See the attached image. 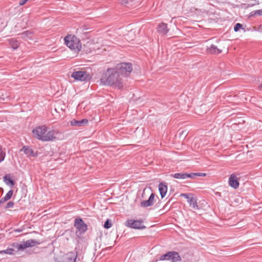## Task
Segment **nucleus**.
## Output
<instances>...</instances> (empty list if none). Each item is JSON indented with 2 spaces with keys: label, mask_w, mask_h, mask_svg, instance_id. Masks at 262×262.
<instances>
[{
  "label": "nucleus",
  "mask_w": 262,
  "mask_h": 262,
  "mask_svg": "<svg viewBox=\"0 0 262 262\" xmlns=\"http://www.w3.org/2000/svg\"><path fill=\"white\" fill-rule=\"evenodd\" d=\"M114 68L122 78L128 76L133 71V65L130 62H121Z\"/></svg>",
  "instance_id": "5"
},
{
  "label": "nucleus",
  "mask_w": 262,
  "mask_h": 262,
  "mask_svg": "<svg viewBox=\"0 0 262 262\" xmlns=\"http://www.w3.org/2000/svg\"><path fill=\"white\" fill-rule=\"evenodd\" d=\"M74 226L76 229V236L80 239L82 238V235L88 230V225L82 218L77 217L74 220Z\"/></svg>",
  "instance_id": "4"
},
{
  "label": "nucleus",
  "mask_w": 262,
  "mask_h": 262,
  "mask_svg": "<svg viewBox=\"0 0 262 262\" xmlns=\"http://www.w3.org/2000/svg\"><path fill=\"white\" fill-rule=\"evenodd\" d=\"M233 30L234 32H238L240 30H244V26L240 23H236L234 26Z\"/></svg>",
  "instance_id": "26"
},
{
  "label": "nucleus",
  "mask_w": 262,
  "mask_h": 262,
  "mask_svg": "<svg viewBox=\"0 0 262 262\" xmlns=\"http://www.w3.org/2000/svg\"><path fill=\"white\" fill-rule=\"evenodd\" d=\"M4 181L7 185H10L11 186H13L15 184L14 181L7 175H6L4 177Z\"/></svg>",
  "instance_id": "22"
},
{
  "label": "nucleus",
  "mask_w": 262,
  "mask_h": 262,
  "mask_svg": "<svg viewBox=\"0 0 262 262\" xmlns=\"http://www.w3.org/2000/svg\"><path fill=\"white\" fill-rule=\"evenodd\" d=\"M100 81L101 84L103 85L110 86L118 90L123 88L122 78L114 68H108L106 71L102 74Z\"/></svg>",
  "instance_id": "1"
},
{
  "label": "nucleus",
  "mask_w": 262,
  "mask_h": 262,
  "mask_svg": "<svg viewBox=\"0 0 262 262\" xmlns=\"http://www.w3.org/2000/svg\"><path fill=\"white\" fill-rule=\"evenodd\" d=\"M157 32L163 35H167L169 32L167 24L164 23L159 24L157 28Z\"/></svg>",
  "instance_id": "13"
},
{
  "label": "nucleus",
  "mask_w": 262,
  "mask_h": 262,
  "mask_svg": "<svg viewBox=\"0 0 262 262\" xmlns=\"http://www.w3.org/2000/svg\"><path fill=\"white\" fill-rule=\"evenodd\" d=\"M10 44L13 49H16L19 47L18 42L14 39H12L10 40Z\"/></svg>",
  "instance_id": "24"
},
{
  "label": "nucleus",
  "mask_w": 262,
  "mask_h": 262,
  "mask_svg": "<svg viewBox=\"0 0 262 262\" xmlns=\"http://www.w3.org/2000/svg\"><path fill=\"white\" fill-rule=\"evenodd\" d=\"M155 195L154 193H151L148 200L143 201L140 203L141 207L147 208L151 206L154 202Z\"/></svg>",
  "instance_id": "11"
},
{
  "label": "nucleus",
  "mask_w": 262,
  "mask_h": 262,
  "mask_svg": "<svg viewBox=\"0 0 262 262\" xmlns=\"http://www.w3.org/2000/svg\"><path fill=\"white\" fill-rule=\"evenodd\" d=\"M5 156H6L5 152H4L1 150L0 151V163L4 160Z\"/></svg>",
  "instance_id": "31"
},
{
  "label": "nucleus",
  "mask_w": 262,
  "mask_h": 262,
  "mask_svg": "<svg viewBox=\"0 0 262 262\" xmlns=\"http://www.w3.org/2000/svg\"><path fill=\"white\" fill-rule=\"evenodd\" d=\"M54 133L46 125L39 126L32 130L33 136L43 141H52L55 139Z\"/></svg>",
  "instance_id": "2"
},
{
  "label": "nucleus",
  "mask_w": 262,
  "mask_h": 262,
  "mask_svg": "<svg viewBox=\"0 0 262 262\" xmlns=\"http://www.w3.org/2000/svg\"><path fill=\"white\" fill-rule=\"evenodd\" d=\"M77 256L78 253L77 251L67 253V262H76Z\"/></svg>",
  "instance_id": "17"
},
{
  "label": "nucleus",
  "mask_w": 262,
  "mask_h": 262,
  "mask_svg": "<svg viewBox=\"0 0 262 262\" xmlns=\"http://www.w3.org/2000/svg\"><path fill=\"white\" fill-rule=\"evenodd\" d=\"M13 206H14V203L12 201H10L7 204V205L5 207V209L12 208L13 207Z\"/></svg>",
  "instance_id": "32"
},
{
  "label": "nucleus",
  "mask_w": 262,
  "mask_h": 262,
  "mask_svg": "<svg viewBox=\"0 0 262 262\" xmlns=\"http://www.w3.org/2000/svg\"><path fill=\"white\" fill-rule=\"evenodd\" d=\"M66 45L71 51L78 53L81 49V43L80 39L75 35H67Z\"/></svg>",
  "instance_id": "3"
},
{
  "label": "nucleus",
  "mask_w": 262,
  "mask_h": 262,
  "mask_svg": "<svg viewBox=\"0 0 262 262\" xmlns=\"http://www.w3.org/2000/svg\"><path fill=\"white\" fill-rule=\"evenodd\" d=\"M206 176V173H203V172L186 173V179H195L196 177H205Z\"/></svg>",
  "instance_id": "19"
},
{
  "label": "nucleus",
  "mask_w": 262,
  "mask_h": 262,
  "mask_svg": "<svg viewBox=\"0 0 262 262\" xmlns=\"http://www.w3.org/2000/svg\"><path fill=\"white\" fill-rule=\"evenodd\" d=\"M125 225L128 228L136 230H143L146 228L142 220L127 219L125 222Z\"/></svg>",
  "instance_id": "7"
},
{
  "label": "nucleus",
  "mask_w": 262,
  "mask_h": 262,
  "mask_svg": "<svg viewBox=\"0 0 262 262\" xmlns=\"http://www.w3.org/2000/svg\"><path fill=\"white\" fill-rule=\"evenodd\" d=\"M183 133H184L183 131H181V132H180L179 133L180 136H181Z\"/></svg>",
  "instance_id": "40"
},
{
  "label": "nucleus",
  "mask_w": 262,
  "mask_h": 262,
  "mask_svg": "<svg viewBox=\"0 0 262 262\" xmlns=\"http://www.w3.org/2000/svg\"><path fill=\"white\" fill-rule=\"evenodd\" d=\"M14 250L13 248H8L5 250L0 251V254H7L12 255L14 254Z\"/></svg>",
  "instance_id": "28"
},
{
  "label": "nucleus",
  "mask_w": 262,
  "mask_h": 262,
  "mask_svg": "<svg viewBox=\"0 0 262 262\" xmlns=\"http://www.w3.org/2000/svg\"><path fill=\"white\" fill-rule=\"evenodd\" d=\"M187 202L189 203V206L194 209L198 210L199 209V206L197 203L196 198L195 197H194L193 195L190 196V198L188 199Z\"/></svg>",
  "instance_id": "18"
},
{
  "label": "nucleus",
  "mask_w": 262,
  "mask_h": 262,
  "mask_svg": "<svg viewBox=\"0 0 262 262\" xmlns=\"http://www.w3.org/2000/svg\"><path fill=\"white\" fill-rule=\"evenodd\" d=\"M127 0H122V4H127Z\"/></svg>",
  "instance_id": "37"
},
{
  "label": "nucleus",
  "mask_w": 262,
  "mask_h": 262,
  "mask_svg": "<svg viewBox=\"0 0 262 262\" xmlns=\"http://www.w3.org/2000/svg\"><path fill=\"white\" fill-rule=\"evenodd\" d=\"M23 37H27L29 38H31L32 33L29 31H26L21 34Z\"/></svg>",
  "instance_id": "30"
},
{
  "label": "nucleus",
  "mask_w": 262,
  "mask_h": 262,
  "mask_svg": "<svg viewBox=\"0 0 262 262\" xmlns=\"http://www.w3.org/2000/svg\"><path fill=\"white\" fill-rule=\"evenodd\" d=\"M239 179L234 173H232L229 177V186L234 189H236L239 187Z\"/></svg>",
  "instance_id": "9"
},
{
  "label": "nucleus",
  "mask_w": 262,
  "mask_h": 262,
  "mask_svg": "<svg viewBox=\"0 0 262 262\" xmlns=\"http://www.w3.org/2000/svg\"><path fill=\"white\" fill-rule=\"evenodd\" d=\"M256 15H262V9L257 10L251 11L249 14V17H253Z\"/></svg>",
  "instance_id": "25"
},
{
  "label": "nucleus",
  "mask_w": 262,
  "mask_h": 262,
  "mask_svg": "<svg viewBox=\"0 0 262 262\" xmlns=\"http://www.w3.org/2000/svg\"><path fill=\"white\" fill-rule=\"evenodd\" d=\"M71 77L79 81H88L92 78L90 74L85 71H75L71 74Z\"/></svg>",
  "instance_id": "8"
},
{
  "label": "nucleus",
  "mask_w": 262,
  "mask_h": 262,
  "mask_svg": "<svg viewBox=\"0 0 262 262\" xmlns=\"http://www.w3.org/2000/svg\"><path fill=\"white\" fill-rule=\"evenodd\" d=\"M24 153L28 156L31 157H35L37 156V154L31 148L27 146H24L21 149Z\"/></svg>",
  "instance_id": "16"
},
{
  "label": "nucleus",
  "mask_w": 262,
  "mask_h": 262,
  "mask_svg": "<svg viewBox=\"0 0 262 262\" xmlns=\"http://www.w3.org/2000/svg\"><path fill=\"white\" fill-rule=\"evenodd\" d=\"M206 52L209 54L218 55L222 53V50L219 49L216 46L212 44L207 47Z\"/></svg>",
  "instance_id": "12"
},
{
  "label": "nucleus",
  "mask_w": 262,
  "mask_h": 262,
  "mask_svg": "<svg viewBox=\"0 0 262 262\" xmlns=\"http://www.w3.org/2000/svg\"><path fill=\"white\" fill-rule=\"evenodd\" d=\"M13 193L12 190H10L6 194V195L0 200V204H3L8 200H10Z\"/></svg>",
  "instance_id": "21"
},
{
  "label": "nucleus",
  "mask_w": 262,
  "mask_h": 262,
  "mask_svg": "<svg viewBox=\"0 0 262 262\" xmlns=\"http://www.w3.org/2000/svg\"><path fill=\"white\" fill-rule=\"evenodd\" d=\"M158 189L161 195V199H163L167 192V186L165 182H160L158 186Z\"/></svg>",
  "instance_id": "15"
},
{
  "label": "nucleus",
  "mask_w": 262,
  "mask_h": 262,
  "mask_svg": "<svg viewBox=\"0 0 262 262\" xmlns=\"http://www.w3.org/2000/svg\"><path fill=\"white\" fill-rule=\"evenodd\" d=\"M28 248L27 243L26 241L23 242L22 243L18 244L17 248L18 250H24L26 248Z\"/></svg>",
  "instance_id": "29"
},
{
  "label": "nucleus",
  "mask_w": 262,
  "mask_h": 262,
  "mask_svg": "<svg viewBox=\"0 0 262 262\" xmlns=\"http://www.w3.org/2000/svg\"><path fill=\"white\" fill-rule=\"evenodd\" d=\"M189 195L192 196V195H193V194H187V193H182L181 194V196L184 197L185 199H187V201L190 198V196Z\"/></svg>",
  "instance_id": "34"
},
{
  "label": "nucleus",
  "mask_w": 262,
  "mask_h": 262,
  "mask_svg": "<svg viewBox=\"0 0 262 262\" xmlns=\"http://www.w3.org/2000/svg\"><path fill=\"white\" fill-rule=\"evenodd\" d=\"M215 194L216 195L218 196H221V192H217L215 193Z\"/></svg>",
  "instance_id": "36"
},
{
  "label": "nucleus",
  "mask_w": 262,
  "mask_h": 262,
  "mask_svg": "<svg viewBox=\"0 0 262 262\" xmlns=\"http://www.w3.org/2000/svg\"><path fill=\"white\" fill-rule=\"evenodd\" d=\"M258 1H254L253 3H248L247 4V7H253L256 5H258Z\"/></svg>",
  "instance_id": "33"
},
{
  "label": "nucleus",
  "mask_w": 262,
  "mask_h": 262,
  "mask_svg": "<svg viewBox=\"0 0 262 262\" xmlns=\"http://www.w3.org/2000/svg\"><path fill=\"white\" fill-rule=\"evenodd\" d=\"M29 0H21L19 2V6H23Z\"/></svg>",
  "instance_id": "35"
},
{
  "label": "nucleus",
  "mask_w": 262,
  "mask_h": 262,
  "mask_svg": "<svg viewBox=\"0 0 262 262\" xmlns=\"http://www.w3.org/2000/svg\"><path fill=\"white\" fill-rule=\"evenodd\" d=\"M61 38H62V39H63V41H64V43H66V36H64V37L62 36V37H61Z\"/></svg>",
  "instance_id": "39"
},
{
  "label": "nucleus",
  "mask_w": 262,
  "mask_h": 262,
  "mask_svg": "<svg viewBox=\"0 0 262 262\" xmlns=\"http://www.w3.org/2000/svg\"><path fill=\"white\" fill-rule=\"evenodd\" d=\"M182 260L181 257L178 252L176 251H169L164 254L161 255L159 260H170L171 262H178ZM158 259L156 260L157 262Z\"/></svg>",
  "instance_id": "6"
},
{
  "label": "nucleus",
  "mask_w": 262,
  "mask_h": 262,
  "mask_svg": "<svg viewBox=\"0 0 262 262\" xmlns=\"http://www.w3.org/2000/svg\"><path fill=\"white\" fill-rule=\"evenodd\" d=\"M112 226V220L110 219H107L103 224V227L106 229H110Z\"/></svg>",
  "instance_id": "27"
},
{
  "label": "nucleus",
  "mask_w": 262,
  "mask_h": 262,
  "mask_svg": "<svg viewBox=\"0 0 262 262\" xmlns=\"http://www.w3.org/2000/svg\"><path fill=\"white\" fill-rule=\"evenodd\" d=\"M55 111L58 114L59 117H62V118H64L66 116V106L61 101H58L56 103Z\"/></svg>",
  "instance_id": "10"
},
{
  "label": "nucleus",
  "mask_w": 262,
  "mask_h": 262,
  "mask_svg": "<svg viewBox=\"0 0 262 262\" xmlns=\"http://www.w3.org/2000/svg\"><path fill=\"white\" fill-rule=\"evenodd\" d=\"M261 89H262V83H261V84H260L258 86V90L261 91Z\"/></svg>",
  "instance_id": "38"
},
{
  "label": "nucleus",
  "mask_w": 262,
  "mask_h": 262,
  "mask_svg": "<svg viewBox=\"0 0 262 262\" xmlns=\"http://www.w3.org/2000/svg\"><path fill=\"white\" fill-rule=\"evenodd\" d=\"M88 120L86 118L82 119L80 120L73 119L70 121V124L73 126H82L86 125L88 124Z\"/></svg>",
  "instance_id": "14"
},
{
  "label": "nucleus",
  "mask_w": 262,
  "mask_h": 262,
  "mask_svg": "<svg viewBox=\"0 0 262 262\" xmlns=\"http://www.w3.org/2000/svg\"><path fill=\"white\" fill-rule=\"evenodd\" d=\"M170 177L177 179H186V172H179L172 173L170 174Z\"/></svg>",
  "instance_id": "20"
},
{
  "label": "nucleus",
  "mask_w": 262,
  "mask_h": 262,
  "mask_svg": "<svg viewBox=\"0 0 262 262\" xmlns=\"http://www.w3.org/2000/svg\"><path fill=\"white\" fill-rule=\"evenodd\" d=\"M28 247H32L36 245L39 244L40 243L35 239H30L26 241Z\"/></svg>",
  "instance_id": "23"
}]
</instances>
